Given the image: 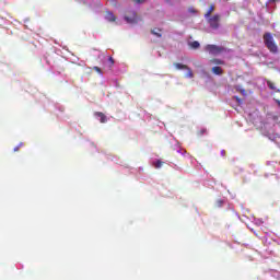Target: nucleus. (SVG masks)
Returning a JSON list of instances; mask_svg holds the SVG:
<instances>
[{
  "instance_id": "obj_4",
  "label": "nucleus",
  "mask_w": 280,
  "mask_h": 280,
  "mask_svg": "<svg viewBox=\"0 0 280 280\" xmlns=\"http://www.w3.org/2000/svg\"><path fill=\"white\" fill-rule=\"evenodd\" d=\"M208 23H209L210 27H212V30H218V25L220 23V16L214 15L213 18H210L208 20Z\"/></svg>"
},
{
  "instance_id": "obj_8",
  "label": "nucleus",
  "mask_w": 280,
  "mask_h": 280,
  "mask_svg": "<svg viewBox=\"0 0 280 280\" xmlns=\"http://www.w3.org/2000/svg\"><path fill=\"white\" fill-rule=\"evenodd\" d=\"M106 21L114 22L115 21V14L113 12H107L105 15Z\"/></svg>"
},
{
  "instance_id": "obj_16",
  "label": "nucleus",
  "mask_w": 280,
  "mask_h": 280,
  "mask_svg": "<svg viewBox=\"0 0 280 280\" xmlns=\"http://www.w3.org/2000/svg\"><path fill=\"white\" fill-rule=\"evenodd\" d=\"M94 71H96L97 73H102V70L100 69V67H94Z\"/></svg>"
},
{
  "instance_id": "obj_1",
  "label": "nucleus",
  "mask_w": 280,
  "mask_h": 280,
  "mask_svg": "<svg viewBox=\"0 0 280 280\" xmlns=\"http://www.w3.org/2000/svg\"><path fill=\"white\" fill-rule=\"evenodd\" d=\"M264 40H265L266 47L271 51V54H277L278 47H277V44H275V38L270 33L265 34Z\"/></svg>"
},
{
  "instance_id": "obj_15",
  "label": "nucleus",
  "mask_w": 280,
  "mask_h": 280,
  "mask_svg": "<svg viewBox=\"0 0 280 280\" xmlns=\"http://www.w3.org/2000/svg\"><path fill=\"white\" fill-rule=\"evenodd\" d=\"M136 3L141 4V3H145V0H135Z\"/></svg>"
},
{
  "instance_id": "obj_20",
  "label": "nucleus",
  "mask_w": 280,
  "mask_h": 280,
  "mask_svg": "<svg viewBox=\"0 0 280 280\" xmlns=\"http://www.w3.org/2000/svg\"><path fill=\"white\" fill-rule=\"evenodd\" d=\"M21 145H23V143H20V144H19V148H21Z\"/></svg>"
},
{
  "instance_id": "obj_14",
  "label": "nucleus",
  "mask_w": 280,
  "mask_h": 280,
  "mask_svg": "<svg viewBox=\"0 0 280 280\" xmlns=\"http://www.w3.org/2000/svg\"><path fill=\"white\" fill-rule=\"evenodd\" d=\"M269 89H271L272 91H275V84L270 81L267 82Z\"/></svg>"
},
{
  "instance_id": "obj_7",
  "label": "nucleus",
  "mask_w": 280,
  "mask_h": 280,
  "mask_svg": "<svg viewBox=\"0 0 280 280\" xmlns=\"http://www.w3.org/2000/svg\"><path fill=\"white\" fill-rule=\"evenodd\" d=\"M212 73H213L214 75H222V73H224V71L222 70L221 67L214 66V67L212 68Z\"/></svg>"
},
{
  "instance_id": "obj_9",
  "label": "nucleus",
  "mask_w": 280,
  "mask_h": 280,
  "mask_svg": "<svg viewBox=\"0 0 280 280\" xmlns=\"http://www.w3.org/2000/svg\"><path fill=\"white\" fill-rule=\"evenodd\" d=\"M152 165L155 167V170H161V167H163V162L161 160H156L152 163Z\"/></svg>"
},
{
  "instance_id": "obj_6",
  "label": "nucleus",
  "mask_w": 280,
  "mask_h": 280,
  "mask_svg": "<svg viewBox=\"0 0 280 280\" xmlns=\"http://www.w3.org/2000/svg\"><path fill=\"white\" fill-rule=\"evenodd\" d=\"M95 117L101 124H106V121H108V118L103 113H95Z\"/></svg>"
},
{
  "instance_id": "obj_3",
  "label": "nucleus",
  "mask_w": 280,
  "mask_h": 280,
  "mask_svg": "<svg viewBox=\"0 0 280 280\" xmlns=\"http://www.w3.org/2000/svg\"><path fill=\"white\" fill-rule=\"evenodd\" d=\"M174 67H175V69H178V70L184 69L185 71H187L185 74V78H188V79L194 78V72L191 71V69L189 67H187L183 63H174Z\"/></svg>"
},
{
  "instance_id": "obj_18",
  "label": "nucleus",
  "mask_w": 280,
  "mask_h": 280,
  "mask_svg": "<svg viewBox=\"0 0 280 280\" xmlns=\"http://www.w3.org/2000/svg\"><path fill=\"white\" fill-rule=\"evenodd\" d=\"M13 150L14 152H19V147H15Z\"/></svg>"
},
{
  "instance_id": "obj_13",
  "label": "nucleus",
  "mask_w": 280,
  "mask_h": 280,
  "mask_svg": "<svg viewBox=\"0 0 280 280\" xmlns=\"http://www.w3.org/2000/svg\"><path fill=\"white\" fill-rule=\"evenodd\" d=\"M152 34H154V36H158V38H161V36H162L160 28H154V30L152 31Z\"/></svg>"
},
{
  "instance_id": "obj_10",
  "label": "nucleus",
  "mask_w": 280,
  "mask_h": 280,
  "mask_svg": "<svg viewBox=\"0 0 280 280\" xmlns=\"http://www.w3.org/2000/svg\"><path fill=\"white\" fill-rule=\"evenodd\" d=\"M209 65H224V60L221 59H212L209 61Z\"/></svg>"
},
{
  "instance_id": "obj_11",
  "label": "nucleus",
  "mask_w": 280,
  "mask_h": 280,
  "mask_svg": "<svg viewBox=\"0 0 280 280\" xmlns=\"http://www.w3.org/2000/svg\"><path fill=\"white\" fill-rule=\"evenodd\" d=\"M189 47H191V49H198V47H200V43H198V42H190L189 43Z\"/></svg>"
},
{
  "instance_id": "obj_5",
  "label": "nucleus",
  "mask_w": 280,
  "mask_h": 280,
  "mask_svg": "<svg viewBox=\"0 0 280 280\" xmlns=\"http://www.w3.org/2000/svg\"><path fill=\"white\" fill-rule=\"evenodd\" d=\"M125 21L129 23L130 25L137 23V14L131 13L130 15L125 16Z\"/></svg>"
},
{
  "instance_id": "obj_2",
  "label": "nucleus",
  "mask_w": 280,
  "mask_h": 280,
  "mask_svg": "<svg viewBox=\"0 0 280 280\" xmlns=\"http://www.w3.org/2000/svg\"><path fill=\"white\" fill-rule=\"evenodd\" d=\"M206 51H208V54H211V56H220V54L224 52V48L215 45H208L206 46Z\"/></svg>"
},
{
  "instance_id": "obj_21",
  "label": "nucleus",
  "mask_w": 280,
  "mask_h": 280,
  "mask_svg": "<svg viewBox=\"0 0 280 280\" xmlns=\"http://www.w3.org/2000/svg\"><path fill=\"white\" fill-rule=\"evenodd\" d=\"M279 105H280V102H279Z\"/></svg>"
},
{
  "instance_id": "obj_12",
  "label": "nucleus",
  "mask_w": 280,
  "mask_h": 280,
  "mask_svg": "<svg viewBox=\"0 0 280 280\" xmlns=\"http://www.w3.org/2000/svg\"><path fill=\"white\" fill-rule=\"evenodd\" d=\"M213 10H215V7L211 5L208 12L205 14L206 19H209V16H211V12H213Z\"/></svg>"
},
{
  "instance_id": "obj_17",
  "label": "nucleus",
  "mask_w": 280,
  "mask_h": 280,
  "mask_svg": "<svg viewBox=\"0 0 280 280\" xmlns=\"http://www.w3.org/2000/svg\"><path fill=\"white\" fill-rule=\"evenodd\" d=\"M109 62H110L112 65H115V61L112 59V57H109Z\"/></svg>"
},
{
  "instance_id": "obj_19",
  "label": "nucleus",
  "mask_w": 280,
  "mask_h": 280,
  "mask_svg": "<svg viewBox=\"0 0 280 280\" xmlns=\"http://www.w3.org/2000/svg\"><path fill=\"white\" fill-rule=\"evenodd\" d=\"M219 207H222V201H219Z\"/></svg>"
}]
</instances>
